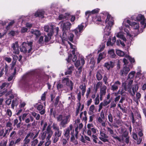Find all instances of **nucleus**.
Instances as JSON below:
<instances>
[{
	"label": "nucleus",
	"instance_id": "1",
	"mask_svg": "<svg viewBox=\"0 0 146 146\" xmlns=\"http://www.w3.org/2000/svg\"><path fill=\"white\" fill-rule=\"evenodd\" d=\"M106 26L104 30V34L109 35L110 33V30L113 25L114 24L113 18L109 14L107 15L105 21Z\"/></svg>",
	"mask_w": 146,
	"mask_h": 146
},
{
	"label": "nucleus",
	"instance_id": "2",
	"mask_svg": "<svg viewBox=\"0 0 146 146\" xmlns=\"http://www.w3.org/2000/svg\"><path fill=\"white\" fill-rule=\"evenodd\" d=\"M59 24L60 25L63 32L62 34L63 38L64 40H66L67 39V36L72 25L69 22H63L62 21L60 22Z\"/></svg>",
	"mask_w": 146,
	"mask_h": 146
},
{
	"label": "nucleus",
	"instance_id": "3",
	"mask_svg": "<svg viewBox=\"0 0 146 146\" xmlns=\"http://www.w3.org/2000/svg\"><path fill=\"white\" fill-rule=\"evenodd\" d=\"M33 47V42L32 41H27V42H23L22 44L21 47L20 48L21 52L24 53H26L27 52L29 53L32 50Z\"/></svg>",
	"mask_w": 146,
	"mask_h": 146
},
{
	"label": "nucleus",
	"instance_id": "4",
	"mask_svg": "<svg viewBox=\"0 0 146 146\" xmlns=\"http://www.w3.org/2000/svg\"><path fill=\"white\" fill-rule=\"evenodd\" d=\"M85 63V61L84 58H82L80 60H78L75 63V66L76 68H78L77 70L76 71V76H79L82 71V67Z\"/></svg>",
	"mask_w": 146,
	"mask_h": 146
},
{
	"label": "nucleus",
	"instance_id": "5",
	"mask_svg": "<svg viewBox=\"0 0 146 146\" xmlns=\"http://www.w3.org/2000/svg\"><path fill=\"white\" fill-rule=\"evenodd\" d=\"M143 129L141 128H139L138 129L137 133L138 135L140 137L139 139H138L137 135L136 133L134 132L133 133H132L133 138L135 140L137 141V143L138 144H139L142 141V138L141 137L143 135Z\"/></svg>",
	"mask_w": 146,
	"mask_h": 146
},
{
	"label": "nucleus",
	"instance_id": "6",
	"mask_svg": "<svg viewBox=\"0 0 146 146\" xmlns=\"http://www.w3.org/2000/svg\"><path fill=\"white\" fill-rule=\"evenodd\" d=\"M136 20L138 21H141V29L142 30L145 28L146 26V20L144 16L141 14H139L136 17Z\"/></svg>",
	"mask_w": 146,
	"mask_h": 146
},
{
	"label": "nucleus",
	"instance_id": "7",
	"mask_svg": "<svg viewBox=\"0 0 146 146\" xmlns=\"http://www.w3.org/2000/svg\"><path fill=\"white\" fill-rule=\"evenodd\" d=\"M46 134L47 135L46 139L50 140L53 134V131L51 129L50 125H48L47 128L46 133H44L42 135V138L43 139L45 138Z\"/></svg>",
	"mask_w": 146,
	"mask_h": 146
},
{
	"label": "nucleus",
	"instance_id": "8",
	"mask_svg": "<svg viewBox=\"0 0 146 146\" xmlns=\"http://www.w3.org/2000/svg\"><path fill=\"white\" fill-rule=\"evenodd\" d=\"M70 116L69 115L64 116L60 123V125L62 127H65L66 125L70 121Z\"/></svg>",
	"mask_w": 146,
	"mask_h": 146
},
{
	"label": "nucleus",
	"instance_id": "9",
	"mask_svg": "<svg viewBox=\"0 0 146 146\" xmlns=\"http://www.w3.org/2000/svg\"><path fill=\"white\" fill-rule=\"evenodd\" d=\"M105 119L104 113L102 110L100 113V116L98 118V121L99 123L101 124L102 126L103 127L106 126V123L104 120Z\"/></svg>",
	"mask_w": 146,
	"mask_h": 146
},
{
	"label": "nucleus",
	"instance_id": "10",
	"mask_svg": "<svg viewBox=\"0 0 146 146\" xmlns=\"http://www.w3.org/2000/svg\"><path fill=\"white\" fill-rule=\"evenodd\" d=\"M62 82L66 84V85L70 88L71 91L72 90L73 83L71 81L69 80L68 78H64L62 80Z\"/></svg>",
	"mask_w": 146,
	"mask_h": 146
},
{
	"label": "nucleus",
	"instance_id": "11",
	"mask_svg": "<svg viewBox=\"0 0 146 146\" xmlns=\"http://www.w3.org/2000/svg\"><path fill=\"white\" fill-rule=\"evenodd\" d=\"M132 28L135 30H136L137 32L141 33L143 32V30L141 29V27L139 26V24L138 23L136 22H132V24H130Z\"/></svg>",
	"mask_w": 146,
	"mask_h": 146
},
{
	"label": "nucleus",
	"instance_id": "12",
	"mask_svg": "<svg viewBox=\"0 0 146 146\" xmlns=\"http://www.w3.org/2000/svg\"><path fill=\"white\" fill-rule=\"evenodd\" d=\"M84 26L82 24L78 25V27L74 30V31L77 38H78L80 33L83 31Z\"/></svg>",
	"mask_w": 146,
	"mask_h": 146
},
{
	"label": "nucleus",
	"instance_id": "13",
	"mask_svg": "<svg viewBox=\"0 0 146 146\" xmlns=\"http://www.w3.org/2000/svg\"><path fill=\"white\" fill-rule=\"evenodd\" d=\"M11 47L13 48V52L15 54H18L19 53V45L17 41H16L15 43H13Z\"/></svg>",
	"mask_w": 146,
	"mask_h": 146
},
{
	"label": "nucleus",
	"instance_id": "14",
	"mask_svg": "<svg viewBox=\"0 0 146 146\" xmlns=\"http://www.w3.org/2000/svg\"><path fill=\"white\" fill-rule=\"evenodd\" d=\"M107 131L110 133V135L115 139L121 142V139L118 136H117L116 135L114 134L113 130L111 129L110 127H107Z\"/></svg>",
	"mask_w": 146,
	"mask_h": 146
},
{
	"label": "nucleus",
	"instance_id": "15",
	"mask_svg": "<svg viewBox=\"0 0 146 146\" xmlns=\"http://www.w3.org/2000/svg\"><path fill=\"white\" fill-rule=\"evenodd\" d=\"M37 110L40 111L39 113L41 115L44 114L45 113V107H44L41 103H38L36 104Z\"/></svg>",
	"mask_w": 146,
	"mask_h": 146
},
{
	"label": "nucleus",
	"instance_id": "16",
	"mask_svg": "<svg viewBox=\"0 0 146 146\" xmlns=\"http://www.w3.org/2000/svg\"><path fill=\"white\" fill-rule=\"evenodd\" d=\"M53 27L52 25H48L44 26V31L48 33V34H53L54 32L53 31Z\"/></svg>",
	"mask_w": 146,
	"mask_h": 146
},
{
	"label": "nucleus",
	"instance_id": "17",
	"mask_svg": "<svg viewBox=\"0 0 146 146\" xmlns=\"http://www.w3.org/2000/svg\"><path fill=\"white\" fill-rule=\"evenodd\" d=\"M100 133L101 137H99V139L100 140L104 142H108V136L106 133L101 131H100Z\"/></svg>",
	"mask_w": 146,
	"mask_h": 146
},
{
	"label": "nucleus",
	"instance_id": "18",
	"mask_svg": "<svg viewBox=\"0 0 146 146\" xmlns=\"http://www.w3.org/2000/svg\"><path fill=\"white\" fill-rule=\"evenodd\" d=\"M62 133H57L54 132L52 138L53 142L55 143L58 141L59 139V138L61 135Z\"/></svg>",
	"mask_w": 146,
	"mask_h": 146
},
{
	"label": "nucleus",
	"instance_id": "19",
	"mask_svg": "<svg viewBox=\"0 0 146 146\" xmlns=\"http://www.w3.org/2000/svg\"><path fill=\"white\" fill-rule=\"evenodd\" d=\"M72 124H71L70 125L69 127H68L66 129L64 133V135L67 138V139H69V138L70 131L72 130Z\"/></svg>",
	"mask_w": 146,
	"mask_h": 146
},
{
	"label": "nucleus",
	"instance_id": "20",
	"mask_svg": "<svg viewBox=\"0 0 146 146\" xmlns=\"http://www.w3.org/2000/svg\"><path fill=\"white\" fill-rule=\"evenodd\" d=\"M130 70V69L129 67H124L123 68L120 70V73L121 76H123L124 75H126Z\"/></svg>",
	"mask_w": 146,
	"mask_h": 146
},
{
	"label": "nucleus",
	"instance_id": "21",
	"mask_svg": "<svg viewBox=\"0 0 146 146\" xmlns=\"http://www.w3.org/2000/svg\"><path fill=\"white\" fill-rule=\"evenodd\" d=\"M120 84L121 83L118 81H115L114 84L111 86V90L113 91H116Z\"/></svg>",
	"mask_w": 146,
	"mask_h": 146
},
{
	"label": "nucleus",
	"instance_id": "22",
	"mask_svg": "<svg viewBox=\"0 0 146 146\" xmlns=\"http://www.w3.org/2000/svg\"><path fill=\"white\" fill-rule=\"evenodd\" d=\"M106 86L105 85H103L100 88V98H102V96L105 95L106 93Z\"/></svg>",
	"mask_w": 146,
	"mask_h": 146
},
{
	"label": "nucleus",
	"instance_id": "23",
	"mask_svg": "<svg viewBox=\"0 0 146 146\" xmlns=\"http://www.w3.org/2000/svg\"><path fill=\"white\" fill-rule=\"evenodd\" d=\"M19 98L18 97L15 98L13 100L11 105V108L13 109H14L15 107L17 106L18 104Z\"/></svg>",
	"mask_w": 146,
	"mask_h": 146
},
{
	"label": "nucleus",
	"instance_id": "24",
	"mask_svg": "<svg viewBox=\"0 0 146 146\" xmlns=\"http://www.w3.org/2000/svg\"><path fill=\"white\" fill-rule=\"evenodd\" d=\"M44 13V12L43 10H38L35 13V16L36 17H39L42 18H43Z\"/></svg>",
	"mask_w": 146,
	"mask_h": 146
},
{
	"label": "nucleus",
	"instance_id": "25",
	"mask_svg": "<svg viewBox=\"0 0 146 146\" xmlns=\"http://www.w3.org/2000/svg\"><path fill=\"white\" fill-rule=\"evenodd\" d=\"M138 86L137 84H136L132 88V90L133 92H131V90H129V92L130 93L131 95L132 96H134L135 94V92L138 90Z\"/></svg>",
	"mask_w": 146,
	"mask_h": 146
},
{
	"label": "nucleus",
	"instance_id": "26",
	"mask_svg": "<svg viewBox=\"0 0 146 146\" xmlns=\"http://www.w3.org/2000/svg\"><path fill=\"white\" fill-rule=\"evenodd\" d=\"M114 63L111 61L105 63L104 66L108 69L109 70L111 68L113 67Z\"/></svg>",
	"mask_w": 146,
	"mask_h": 146
},
{
	"label": "nucleus",
	"instance_id": "27",
	"mask_svg": "<svg viewBox=\"0 0 146 146\" xmlns=\"http://www.w3.org/2000/svg\"><path fill=\"white\" fill-rule=\"evenodd\" d=\"M68 70L65 72L66 75L71 74L74 70V66L73 65H72L70 66H68Z\"/></svg>",
	"mask_w": 146,
	"mask_h": 146
},
{
	"label": "nucleus",
	"instance_id": "28",
	"mask_svg": "<svg viewBox=\"0 0 146 146\" xmlns=\"http://www.w3.org/2000/svg\"><path fill=\"white\" fill-rule=\"evenodd\" d=\"M94 125L92 123H88L87 125V128L88 129L87 130V133L88 135L89 136H91L92 132L91 131V128L93 127Z\"/></svg>",
	"mask_w": 146,
	"mask_h": 146
},
{
	"label": "nucleus",
	"instance_id": "29",
	"mask_svg": "<svg viewBox=\"0 0 146 146\" xmlns=\"http://www.w3.org/2000/svg\"><path fill=\"white\" fill-rule=\"evenodd\" d=\"M52 127L53 129L55 131V132L62 133V131L59 130V127L58 126L57 124L54 123L52 125Z\"/></svg>",
	"mask_w": 146,
	"mask_h": 146
},
{
	"label": "nucleus",
	"instance_id": "30",
	"mask_svg": "<svg viewBox=\"0 0 146 146\" xmlns=\"http://www.w3.org/2000/svg\"><path fill=\"white\" fill-rule=\"evenodd\" d=\"M116 41V38L115 36L113 37L112 39V42H111V39H109L107 43V45L108 46H112Z\"/></svg>",
	"mask_w": 146,
	"mask_h": 146
},
{
	"label": "nucleus",
	"instance_id": "31",
	"mask_svg": "<svg viewBox=\"0 0 146 146\" xmlns=\"http://www.w3.org/2000/svg\"><path fill=\"white\" fill-rule=\"evenodd\" d=\"M106 56V54L104 52L100 53L98 57V63H99L101 60L105 57Z\"/></svg>",
	"mask_w": 146,
	"mask_h": 146
},
{
	"label": "nucleus",
	"instance_id": "32",
	"mask_svg": "<svg viewBox=\"0 0 146 146\" xmlns=\"http://www.w3.org/2000/svg\"><path fill=\"white\" fill-rule=\"evenodd\" d=\"M116 36L117 37L122 39L123 41H126V38L122 33L119 32L117 33L116 34Z\"/></svg>",
	"mask_w": 146,
	"mask_h": 146
},
{
	"label": "nucleus",
	"instance_id": "33",
	"mask_svg": "<svg viewBox=\"0 0 146 146\" xmlns=\"http://www.w3.org/2000/svg\"><path fill=\"white\" fill-rule=\"evenodd\" d=\"M30 32L32 34L35 35L37 37L39 36L40 35V31L32 29Z\"/></svg>",
	"mask_w": 146,
	"mask_h": 146
},
{
	"label": "nucleus",
	"instance_id": "34",
	"mask_svg": "<svg viewBox=\"0 0 146 146\" xmlns=\"http://www.w3.org/2000/svg\"><path fill=\"white\" fill-rule=\"evenodd\" d=\"M95 110V106L94 105H92L90 107L89 111H88V113L89 115H91L92 114L94 113V111Z\"/></svg>",
	"mask_w": 146,
	"mask_h": 146
},
{
	"label": "nucleus",
	"instance_id": "35",
	"mask_svg": "<svg viewBox=\"0 0 146 146\" xmlns=\"http://www.w3.org/2000/svg\"><path fill=\"white\" fill-rule=\"evenodd\" d=\"M79 88L81 90H82V95L83 96L84 95V93L86 91V86L85 84H83L80 85L79 86Z\"/></svg>",
	"mask_w": 146,
	"mask_h": 146
},
{
	"label": "nucleus",
	"instance_id": "36",
	"mask_svg": "<svg viewBox=\"0 0 146 146\" xmlns=\"http://www.w3.org/2000/svg\"><path fill=\"white\" fill-rule=\"evenodd\" d=\"M53 34H47V35H45L44 42H48L51 39V36Z\"/></svg>",
	"mask_w": 146,
	"mask_h": 146
},
{
	"label": "nucleus",
	"instance_id": "37",
	"mask_svg": "<svg viewBox=\"0 0 146 146\" xmlns=\"http://www.w3.org/2000/svg\"><path fill=\"white\" fill-rule=\"evenodd\" d=\"M28 135H26L23 140V144L26 145H29L30 140L28 138Z\"/></svg>",
	"mask_w": 146,
	"mask_h": 146
},
{
	"label": "nucleus",
	"instance_id": "38",
	"mask_svg": "<svg viewBox=\"0 0 146 146\" xmlns=\"http://www.w3.org/2000/svg\"><path fill=\"white\" fill-rule=\"evenodd\" d=\"M77 108H76V116H77L80 111V108L81 107V103L80 102L78 103L77 104Z\"/></svg>",
	"mask_w": 146,
	"mask_h": 146
},
{
	"label": "nucleus",
	"instance_id": "39",
	"mask_svg": "<svg viewBox=\"0 0 146 146\" xmlns=\"http://www.w3.org/2000/svg\"><path fill=\"white\" fill-rule=\"evenodd\" d=\"M96 78L98 80L100 81L102 78V76L100 73V71H98L96 74Z\"/></svg>",
	"mask_w": 146,
	"mask_h": 146
},
{
	"label": "nucleus",
	"instance_id": "40",
	"mask_svg": "<svg viewBox=\"0 0 146 146\" xmlns=\"http://www.w3.org/2000/svg\"><path fill=\"white\" fill-rule=\"evenodd\" d=\"M68 19L66 15L62 14L60 15L58 18V19L59 20H67Z\"/></svg>",
	"mask_w": 146,
	"mask_h": 146
},
{
	"label": "nucleus",
	"instance_id": "41",
	"mask_svg": "<svg viewBox=\"0 0 146 146\" xmlns=\"http://www.w3.org/2000/svg\"><path fill=\"white\" fill-rule=\"evenodd\" d=\"M12 93V91H10L8 93H7L6 95H10L9 96V98L11 99L14 98L15 97V98H17V94H11Z\"/></svg>",
	"mask_w": 146,
	"mask_h": 146
},
{
	"label": "nucleus",
	"instance_id": "42",
	"mask_svg": "<svg viewBox=\"0 0 146 146\" xmlns=\"http://www.w3.org/2000/svg\"><path fill=\"white\" fill-rule=\"evenodd\" d=\"M116 53L118 56H123L125 55L124 52L120 50H116Z\"/></svg>",
	"mask_w": 146,
	"mask_h": 146
},
{
	"label": "nucleus",
	"instance_id": "43",
	"mask_svg": "<svg viewBox=\"0 0 146 146\" xmlns=\"http://www.w3.org/2000/svg\"><path fill=\"white\" fill-rule=\"evenodd\" d=\"M102 83L101 82H98L96 84V87H95V92H97L98 89L100 88V87H101L102 86Z\"/></svg>",
	"mask_w": 146,
	"mask_h": 146
},
{
	"label": "nucleus",
	"instance_id": "44",
	"mask_svg": "<svg viewBox=\"0 0 146 146\" xmlns=\"http://www.w3.org/2000/svg\"><path fill=\"white\" fill-rule=\"evenodd\" d=\"M109 77L106 74H105L103 78V80L104 82V84L106 85L108 84V79Z\"/></svg>",
	"mask_w": 146,
	"mask_h": 146
},
{
	"label": "nucleus",
	"instance_id": "45",
	"mask_svg": "<svg viewBox=\"0 0 146 146\" xmlns=\"http://www.w3.org/2000/svg\"><path fill=\"white\" fill-rule=\"evenodd\" d=\"M108 54L112 58H114L115 55L114 53V50L113 49H110L108 51Z\"/></svg>",
	"mask_w": 146,
	"mask_h": 146
},
{
	"label": "nucleus",
	"instance_id": "46",
	"mask_svg": "<svg viewBox=\"0 0 146 146\" xmlns=\"http://www.w3.org/2000/svg\"><path fill=\"white\" fill-rule=\"evenodd\" d=\"M108 118L109 121L111 123H112L113 122V117L112 114L111 113L109 112L108 116Z\"/></svg>",
	"mask_w": 146,
	"mask_h": 146
},
{
	"label": "nucleus",
	"instance_id": "47",
	"mask_svg": "<svg viewBox=\"0 0 146 146\" xmlns=\"http://www.w3.org/2000/svg\"><path fill=\"white\" fill-rule=\"evenodd\" d=\"M112 99H110L108 100H105L103 104H104L103 106H105L109 104L111 101Z\"/></svg>",
	"mask_w": 146,
	"mask_h": 146
},
{
	"label": "nucleus",
	"instance_id": "48",
	"mask_svg": "<svg viewBox=\"0 0 146 146\" xmlns=\"http://www.w3.org/2000/svg\"><path fill=\"white\" fill-rule=\"evenodd\" d=\"M17 134L16 132L15 131H13L10 133V137L11 139H13L14 138L15 136Z\"/></svg>",
	"mask_w": 146,
	"mask_h": 146
},
{
	"label": "nucleus",
	"instance_id": "49",
	"mask_svg": "<svg viewBox=\"0 0 146 146\" xmlns=\"http://www.w3.org/2000/svg\"><path fill=\"white\" fill-rule=\"evenodd\" d=\"M74 35L73 34L70 33L68 35V39L71 42H73V40Z\"/></svg>",
	"mask_w": 146,
	"mask_h": 146
},
{
	"label": "nucleus",
	"instance_id": "50",
	"mask_svg": "<svg viewBox=\"0 0 146 146\" xmlns=\"http://www.w3.org/2000/svg\"><path fill=\"white\" fill-rule=\"evenodd\" d=\"M15 21L14 20L11 21L9 23L8 25L7 26L6 28L8 30L13 25Z\"/></svg>",
	"mask_w": 146,
	"mask_h": 146
},
{
	"label": "nucleus",
	"instance_id": "51",
	"mask_svg": "<svg viewBox=\"0 0 146 146\" xmlns=\"http://www.w3.org/2000/svg\"><path fill=\"white\" fill-rule=\"evenodd\" d=\"M38 141L37 139H35L33 141H32L31 142V146H35L38 143Z\"/></svg>",
	"mask_w": 146,
	"mask_h": 146
},
{
	"label": "nucleus",
	"instance_id": "52",
	"mask_svg": "<svg viewBox=\"0 0 146 146\" xmlns=\"http://www.w3.org/2000/svg\"><path fill=\"white\" fill-rule=\"evenodd\" d=\"M136 96L137 99H134V100L135 101L136 103H138V99H139L140 98L141 95L138 92L136 94Z\"/></svg>",
	"mask_w": 146,
	"mask_h": 146
},
{
	"label": "nucleus",
	"instance_id": "53",
	"mask_svg": "<svg viewBox=\"0 0 146 146\" xmlns=\"http://www.w3.org/2000/svg\"><path fill=\"white\" fill-rule=\"evenodd\" d=\"M9 84L6 82L3 83L1 86H0V88L1 89H3V88L6 86L7 87L9 86Z\"/></svg>",
	"mask_w": 146,
	"mask_h": 146
},
{
	"label": "nucleus",
	"instance_id": "54",
	"mask_svg": "<svg viewBox=\"0 0 146 146\" xmlns=\"http://www.w3.org/2000/svg\"><path fill=\"white\" fill-rule=\"evenodd\" d=\"M16 73V70L15 69H14V72L13 73V74L12 75L10 76L8 78V81H10L12 80V79H13V78L14 76V75Z\"/></svg>",
	"mask_w": 146,
	"mask_h": 146
},
{
	"label": "nucleus",
	"instance_id": "55",
	"mask_svg": "<svg viewBox=\"0 0 146 146\" xmlns=\"http://www.w3.org/2000/svg\"><path fill=\"white\" fill-rule=\"evenodd\" d=\"M127 59L129 60V61L131 62H135V60L133 58H132L129 56H125Z\"/></svg>",
	"mask_w": 146,
	"mask_h": 146
},
{
	"label": "nucleus",
	"instance_id": "56",
	"mask_svg": "<svg viewBox=\"0 0 146 146\" xmlns=\"http://www.w3.org/2000/svg\"><path fill=\"white\" fill-rule=\"evenodd\" d=\"M135 74V72L134 71H132L130 72L128 74V78H133Z\"/></svg>",
	"mask_w": 146,
	"mask_h": 146
},
{
	"label": "nucleus",
	"instance_id": "57",
	"mask_svg": "<svg viewBox=\"0 0 146 146\" xmlns=\"http://www.w3.org/2000/svg\"><path fill=\"white\" fill-rule=\"evenodd\" d=\"M105 43H103L102 46H100V48L98 50V52L99 53L102 51L105 47Z\"/></svg>",
	"mask_w": 146,
	"mask_h": 146
},
{
	"label": "nucleus",
	"instance_id": "58",
	"mask_svg": "<svg viewBox=\"0 0 146 146\" xmlns=\"http://www.w3.org/2000/svg\"><path fill=\"white\" fill-rule=\"evenodd\" d=\"M99 102V95H98L95 99L94 103L95 105H98Z\"/></svg>",
	"mask_w": 146,
	"mask_h": 146
},
{
	"label": "nucleus",
	"instance_id": "59",
	"mask_svg": "<svg viewBox=\"0 0 146 146\" xmlns=\"http://www.w3.org/2000/svg\"><path fill=\"white\" fill-rule=\"evenodd\" d=\"M114 101H113L111 103L110 105V108H114L116 106V103Z\"/></svg>",
	"mask_w": 146,
	"mask_h": 146
},
{
	"label": "nucleus",
	"instance_id": "60",
	"mask_svg": "<svg viewBox=\"0 0 146 146\" xmlns=\"http://www.w3.org/2000/svg\"><path fill=\"white\" fill-rule=\"evenodd\" d=\"M68 139H67V138L66 139L63 138L62 140V145L64 146L68 142Z\"/></svg>",
	"mask_w": 146,
	"mask_h": 146
},
{
	"label": "nucleus",
	"instance_id": "61",
	"mask_svg": "<svg viewBox=\"0 0 146 146\" xmlns=\"http://www.w3.org/2000/svg\"><path fill=\"white\" fill-rule=\"evenodd\" d=\"M63 118V115H60L56 117L57 120L58 121H61Z\"/></svg>",
	"mask_w": 146,
	"mask_h": 146
},
{
	"label": "nucleus",
	"instance_id": "62",
	"mask_svg": "<svg viewBox=\"0 0 146 146\" xmlns=\"http://www.w3.org/2000/svg\"><path fill=\"white\" fill-rule=\"evenodd\" d=\"M59 98L60 97L59 96H58L56 98V101L54 104V106L56 107H57L58 106V104L59 101Z\"/></svg>",
	"mask_w": 146,
	"mask_h": 146
},
{
	"label": "nucleus",
	"instance_id": "63",
	"mask_svg": "<svg viewBox=\"0 0 146 146\" xmlns=\"http://www.w3.org/2000/svg\"><path fill=\"white\" fill-rule=\"evenodd\" d=\"M69 96L68 97V100H74V96L73 95L72 93H71L70 94L68 95Z\"/></svg>",
	"mask_w": 146,
	"mask_h": 146
},
{
	"label": "nucleus",
	"instance_id": "64",
	"mask_svg": "<svg viewBox=\"0 0 146 146\" xmlns=\"http://www.w3.org/2000/svg\"><path fill=\"white\" fill-rule=\"evenodd\" d=\"M7 141H2L0 143V146H6Z\"/></svg>",
	"mask_w": 146,
	"mask_h": 146
}]
</instances>
